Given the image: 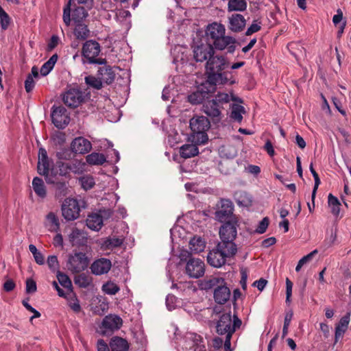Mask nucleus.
I'll return each instance as SVG.
<instances>
[{
    "instance_id": "f257e3e1",
    "label": "nucleus",
    "mask_w": 351,
    "mask_h": 351,
    "mask_svg": "<svg viewBox=\"0 0 351 351\" xmlns=\"http://www.w3.org/2000/svg\"><path fill=\"white\" fill-rule=\"evenodd\" d=\"M230 68V62L223 55L215 53L205 64V74L207 82L212 85H223L233 84L232 75L227 69Z\"/></svg>"
},
{
    "instance_id": "f03ea898",
    "label": "nucleus",
    "mask_w": 351,
    "mask_h": 351,
    "mask_svg": "<svg viewBox=\"0 0 351 351\" xmlns=\"http://www.w3.org/2000/svg\"><path fill=\"white\" fill-rule=\"evenodd\" d=\"M202 289H213L215 301L219 304L226 303L230 298V290L228 287L225 280L219 276H210L204 280L201 283Z\"/></svg>"
},
{
    "instance_id": "7ed1b4c3",
    "label": "nucleus",
    "mask_w": 351,
    "mask_h": 351,
    "mask_svg": "<svg viewBox=\"0 0 351 351\" xmlns=\"http://www.w3.org/2000/svg\"><path fill=\"white\" fill-rule=\"evenodd\" d=\"M225 27L221 23H213L207 26L206 36L213 41L216 49L223 50L228 45L235 42L234 38L225 36Z\"/></svg>"
},
{
    "instance_id": "20e7f679",
    "label": "nucleus",
    "mask_w": 351,
    "mask_h": 351,
    "mask_svg": "<svg viewBox=\"0 0 351 351\" xmlns=\"http://www.w3.org/2000/svg\"><path fill=\"white\" fill-rule=\"evenodd\" d=\"M210 123L208 118L204 116H195L190 120V128L193 134L190 141L195 144L203 145L208 141L206 131L210 128Z\"/></svg>"
},
{
    "instance_id": "39448f33",
    "label": "nucleus",
    "mask_w": 351,
    "mask_h": 351,
    "mask_svg": "<svg viewBox=\"0 0 351 351\" xmlns=\"http://www.w3.org/2000/svg\"><path fill=\"white\" fill-rule=\"evenodd\" d=\"M101 51V47L99 43L95 40H89L85 42L82 46V54L86 60L83 63L105 64L106 60L104 58H97Z\"/></svg>"
},
{
    "instance_id": "423d86ee",
    "label": "nucleus",
    "mask_w": 351,
    "mask_h": 351,
    "mask_svg": "<svg viewBox=\"0 0 351 351\" xmlns=\"http://www.w3.org/2000/svg\"><path fill=\"white\" fill-rule=\"evenodd\" d=\"M89 263V258L85 253L73 251L68 256L66 267L72 274H80L87 269Z\"/></svg>"
},
{
    "instance_id": "0eeeda50",
    "label": "nucleus",
    "mask_w": 351,
    "mask_h": 351,
    "mask_svg": "<svg viewBox=\"0 0 351 351\" xmlns=\"http://www.w3.org/2000/svg\"><path fill=\"white\" fill-rule=\"evenodd\" d=\"M215 49L208 43H196L193 47V58L197 62H206L215 53Z\"/></svg>"
},
{
    "instance_id": "6e6552de",
    "label": "nucleus",
    "mask_w": 351,
    "mask_h": 351,
    "mask_svg": "<svg viewBox=\"0 0 351 351\" xmlns=\"http://www.w3.org/2000/svg\"><path fill=\"white\" fill-rule=\"evenodd\" d=\"M80 207L78 202L73 198H66L62 205V214L67 221H73L80 216Z\"/></svg>"
},
{
    "instance_id": "1a4fd4ad",
    "label": "nucleus",
    "mask_w": 351,
    "mask_h": 351,
    "mask_svg": "<svg viewBox=\"0 0 351 351\" xmlns=\"http://www.w3.org/2000/svg\"><path fill=\"white\" fill-rule=\"evenodd\" d=\"M49 167L50 164L47 151L45 148L40 147L38 151V173L45 176L47 183H54V180L49 176Z\"/></svg>"
},
{
    "instance_id": "9d476101",
    "label": "nucleus",
    "mask_w": 351,
    "mask_h": 351,
    "mask_svg": "<svg viewBox=\"0 0 351 351\" xmlns=\"http://www.w3.org/2000/svg\"><path fill=\"white\" fill-rule=\"evenodd\" d=\"M84 100L83 93L77 88H70L62 95L64 104L69 108L79 106Z\"/></svg>"
},
{
    "instance_id": "9b49d317",
    "label": "nucleus",
    "mask_w": 351,
    "mask_h": 351,
    "mask_svg": "<svg viewBox=\"0 0 351 351\" xmlns=\"http://www.w3.org/2000/svg\"><path fill=\"white\" fill-rule=\"evenodd\" d=\"M234 206L229 199H221L220 205L215 212V217L220 222L235 220L232 217Z\"/></svg>"
},
{
    "instance_id": "f8f14e48",
    "label": "nucleus",
    "mask_w": 351,
    "mask_h": 351,
    "mask_svg": "<svg viewBox=\"0 0 351 351\" xmlns=\"http://www.w3.org/2000/svg\"><path fill=\"white\" fill-rule=\"evenodd\" d=\"M52 109L51 119L53 123L59 129L64 128L70 121L67 110L62 106L53 107Z\"/></svg>"
},
{
    "instance_id": "ddd939ff",
    "label": "nucleus",
    "mask_w": 351,
    "mask_h": 351,
    "mask_svg": "<svg viewBox=\"0 0 351 351\" xmlns=\"http://www.w3.org/2000/svg\"><path fill=\"white\" fill-rule=\"evenodd\" d=\"M204 263L199 258H191L186 265V273L192 278H199L205 272Z\"/></svg>"
},
{
    "instance_id": "4468645a",
    "label": "nucleus",
    "mask_w": 351,
    "mask_h": 351,
    "mask_svg": "<svg viewBox=\"0 0 351 351\" xmlns=\"http://www.w3.org/2000/svg\"><path fill=\"white\" fill-rule=\"evenodd\" d=\"M221 108L213 101V100H208L202 106V111L209 117L214 123H219L223 118V114L221 110Z\"/></svg>"
},
{
    "instance_id": "2eb2a0df",
    "label": "nucleus",
    "mask_w": 351,
    "mask_h": 351,
    "mask_svg": "<svg viewBox=\"0 0 351 351\" xmlns=\"http://www.w3.org/2000/svg\"><path fill=\"white\" fill-rule=\"evenodd\" d=\"M217 332L223 335H232L234 328L232 327V317L230 313L223 314L217 324Z\"/></svg>"
},
{
    "instance_id": "dca6fc26",
    "label": "nucleus",
    "mask_w": 351,
    "mask_h": 351,
    "mask_svg": "<svg viewBox=\"0 0 351 351\" xmlns=\"http://www.w3.org/2000/svg\"><path fill=\"white\" fill-rule=\"evenodd\" d=\"M90 142L84 137L75 138L71 144V149L75 154H85L90 151Z\"/></svg>"
},
{
    "instance_id": "f3484780",
    "label": "nucleus",
    "mask_w": 351,
    "mask_h": 351,
    "mask_svg": "<svg viewBox=\"0 0 351 351\" xmlns=\"http://www.w3.org/2000/svg\"><path fill=\"white\" fill-rule=\"evenodd\" d=\"M237 222L236 220L226 221L219 230L221 239H235L237 234Z\"/></svg>"
},
{
    "instance_id": "a211bd4d",
    "label": "nucleus",
    "mask_w": 351,
    "mask_h": 351,
    "mask_svg": "<svg viewBox=\"0 0 351 351\" xmlns=\"http://www.w3.org/2000/svg\"><path fill=\"white\" fill-rule=\"evenodd\" d=\"M112 267L111 261L101 258L95 261L90 265L91 272L97 276L107 274Z\"/></svg>"
},
{
    "instance_id": "6ab92c4d",
    "label": "nucleus",
    "mask_w": 351,
    "mask_h": 351,
    "mask_svg": "<svg viewBox=\"0 0 351 351\" xmlns=\"http://www.w3.org/2000/svg\"><path fill=\"white\" fill-rule=\"evenodd\" d=\"M234 239H221L217 248L222 252L223 255L228 258L233 256L237 252V246L234 243Z\"/></svg>"
},
{
    "instance_id": "aec40b11",
    "label": "nucleus",
    "mask_w": 351,
    "mask_h": 351,
    "mask_svg": "<svg viewBox=\"0 0 351 351\" xmlns=\"http://www.w3.org/2000/svg\"><path fill=\"white\" fill-rule=\"evenodd\" d=\"M228 257L223 255L222 252L218 248L210 251L208 256V263L215 267H220L226 263Z\"/></svg>"
},
{
    "instance_id": "412c9836",
    "label": "nucleus",
    "mask_w": 351,
    "mask_h": 351,
    "mask_svg": "<svg viewBox=\"0 0 351 351\" xmlns=\"http://www.w3.org/2000/svg\"><path fill=\"white\" fill-rule=\"evenodd\" d=\"M229 29L234 32H241L246 24L244 16L240 14H233L228 18Z\"/></svg>"
},
{
    "instance_id": "4be33fe9",
    "label": "nucleus",
    "mask_w": 351,
    "mask_h": 351,
    "mask_svg": "<svg viewBox=\"0 0 351 351\" xmlns=\"http://www.w3.org/2000/svg\"><path fill=\"white\" fill-rule=\"evenodd\" d=\"M123 324L122 319L116 315L106 316L102 322V326L106 330L114 331L119 330Z\"/></svg>"
},
{
    "instance_id": "5701e85b",
    "label": "nucleus",
    "mask_w": 351,
    "mask_h": 351,
    "mask_svg": "<svg viewBox=\"0 0 351 351\" xmlns=\"http://www.w3.org/2000/svg\"><path fill=\"white\" fill-rule=\"evenodd\" d=\"M350 319V313L348 312L343 317L341 318L339 323L335 326V343H336L339 339L344 335L346 332Z\"/></svg>"
},
{
    "instance_id": "b1692460",
    "label": "nucleus",
    "mask_w": 351,
    "mask_h": 351,
    "mask_svg": "<svg viewBox=\"0 0 351 351\" xmlns=\"http://www.w3.org/2000/svg\"><path fill=\"white\" fill-rule=\"evenodd\" d=\"M44 226L49 232H58L60 228L58 216L53 212L49 213L45 217Z\"/></svg>"
},
{
    "instance_id": "393cba45",
    "label": "nucleus",
    "mask_w": 351,
    "mask_h": 351,
    "mask_svg": "<svg viewBox=\"0 0 351 351\" xmlns=\"http://www.w3.org/2000/svg\"><path fill=\"white\" fill-rule=\"evenodd\" d=\"M97 73L98 77H100L102 82L110 84L114 80L115 73L112 68L106 64L99 69Z\"/></svg>"
},
{
    "instance_id": "a878e982",
    "label": "nucleus",
    "mask_w": 351,
    "mask_h": 351,
    "mask_svg": "<svg viewBox=\"0 0 351 351\" xmlns=\"http://www.w3.org/2000/svg\"><path fill=\"white\" fill-rule=\"evenodd\" d=\"M202 343V338L200 335L195 333H189L186 336L185 339V346L186 348H189L190 350H193L196 351L197 350H201V344Z\"/></svg>"
},
{
    "instance_id": "bb28decb",
    "label": "nucleus",
    "mask_w": 351,
    "mask_h": 351,
    "mask_svg": "<svg viewBox=\"0 0 351 351\" xmlns=\"http://www.w3.org/2000/svg\"><path fill=\"white\" fill-rule=\"evenodd\" d=\"M86 225L93 230H99L103 226L102 216L99 213H93L89 215L86 219Z\"/></svg>"
},
{
    "instance_id": "cd10ccee",
    "label": "nucleus",
    "mask_w": 351,
    "mask_h": 351,
    "mask_svg": "<svg viewBox=\"0 0 351 351\" xmlns=\"http://www.w3.org/2000/svg\"><path fill=\"white\" fill-rule=\"evenodd\" d=\"M32 188L37 196L41 199L47 197V189L44 181L39 177H35L32 180Z\"/></svg>"
},
{
    "instance_id": "c85d7f7f",
    "label": "nucleus",
    "mask_w": 351,
    "mask_h": 351,
    "mask_svg": "<svg viewBox=\"0 0 351 351\" xmlns=\"http://www.w3.org/2000/svg\"><path fill=\"white\" fill-rule=\"evenodd\" d=\"M208 93L203 90L202 87H199L197 90L188 97V100L192 104H197L202 103L208 98Z\"/></svg>"
},
{
    "instance_id": "c756f323",
    "label": "nucleus",
    "mask_w": 351,
    "mask_h": 351,
    "mask_svg": "<svg viewBox=\"0 0 351 351\" xmlns=\"http://www.w3.org/2000/svg\"><path fill=\"white\" fill-rule=\"evenodd\" d=\"M110 346L112 351H128L129 348L128 341L119 337L112 338L110 342Z\"/></svg>"
},
{
    "instance_id": "7c9ffc66",
    "label": "nucleus",
    "mask_w": 351,
    "mask_h": 351,
    "mask_svg": "<svg viewBox=\"0 0 351 351\" xmlns=\"http://www.w3.org/2000/svg\"><path fill=\"white\" fill-rule=\"evenodd\" d=\"M64 298L66 300L68 305L73 311V312L78 313L81 311L82 308L80 304V301L73 291H67V294L65 295Z\"/></svg>"
},
{
    "instance_id": "2f4dec72",
    "label": "nucleus",
    "mask_w": 351,
    "mask_h": 351,
    "mask_svg": "<svg viewBox=\"0 0 351 351\" xmlns=\"http://www.w3.org/2000/svg\"><path fill=\"white\" fill-rule=\"evenodd\" d=\"M197 147L194 144H185L180 149V154L184 158H189L198 154Z\"/></svg>"
},
{
    "instance_id": "473e14b6",
    "label": "nucleus",
    "mask_w": 351,
    "mask_h": 351,
    "mask_svg": "<svg viewBox=\"0 0 351 351\" xmlns=\"http://www.w3.org/2000/svg\"><path fill=\"white\" fill-rule=\"evenodd\" d=\"M205 247V241L199 237H194L189 242V249L191 252L194 254L203 252Z\"/></svg>"
},
{
    "instance_id": "72a5a7b5",
    "label": "nucleus",
    "mask_w": 351,
    "mask_h": 351,
    "mask_svg": "<svg viewBox=\"0 0 351 351\" xmlns=\"http://www.w3.org/2000/svg\"><path fill=\"white\" fill-rule=\"evenodd\" d=\"M89 30L87 26L82 23H75L73 34L77 39L85 40L89 36Z\"/></svg>"
},
{
    "instance_id": "f704fd0d",
    "label": "nucleus",
    "mask_w": 351,
    "mask_h": 351,
    "mask_svg": "<svg viewBox=\"0 0 351 351\" xmlns=\"http://www.w3.org/2000/svg\"><path fill=\"white\" fill-rule=\"evenodd\" d=\"M328 204L330 208L331 213L336 217L339 215L341 203L339 199L330 193L328 196Z\"/></svg>"
},
{
    "instance_id": "c9c22d12",
    "label": "nucleus",
    "mask_w": 351,
    "mask_h": 351,
    "mask_svg": "<svg viewBox=\"0 0 351 351\" xmlns=\"http://www.w3.org/2000/svg\"><path fill=\"white\" fill-rule=\"evenodd\" d=\"M245 113L243 106L239 104H232L231 106L230 118L235 121L241 123L243 119V114Z\"/></svg>"
},
{
    "instance_id": "e433bc0d",
    "label": "nucleus",
    "mask_w": 351,
    "mask_h": 351,
    "mask_svg": "<svg viewBox=\"0 0 351 351\" xmlns=\"http://www.w3.org/2000/svg\"><path fill=\"white\" fill-rule=\"evenodd\" d=\"M86 160V162L91 165H101L106 161V158L104 154L96 152L88 154Z\"/></svg>"
},
{
    "instance_id": "4c0bfd02",
    "label": "nucleus",
    "mask_w": 351,
    "mask_h": 351,
    "mask_svg": "<svg viewBox=\"0 0 351 351\" xmlns=\"http://www.w3.org/2000/svg\"><path fill=\"white\" fill-rule=\"evenodd\" d=\"M246 8V0H230L228 3V10L229 12H242L245 10Z\"/></svg>"
},
{
    "instance_id": "58836bf2",
    "label": "nucleus",
    "mask_w": 351,
    "mask_h": 351,
    "mask_svg": "<svg viewBox=\"0 0 351 351\" xmlns=\"http://www.w3.org/2000/svg\"><path fill=\"white\" fill-rule=\"evenodd\" d=\"M211 100L215 101L217 104L223 108V104H228L231 100H235V99L232 95L219 92L215 96V98Z\"/></svg>"
},
{
    "instance_id": "ea45409f",
    "label": "nucleus",
    "mask_w": 351,
    "mask_h": 351,
    "mask_svg": "<svg viewBox=\"0 0 351 351\" xmlns=\"http://www.w3.org/2000/svg\"><path fill=\"white\" fill-rule=\"evenodd\" d=\"M74 282L81 288H87L91 285L92 279L85 274H80L75 276Z\"/></svg>"
},
{
    "instance_id": "a19ab883",
    "label": "nucleus",
    "mask_w": 351,
    "mask_h": 351,
    "mask_svg": "<svg viewBox=\"0 0 351 351\" xmlns=\"http://www.w3.org/2000/svg\"><path fill=\"white\" fill-rule=\"evenodd\" d=\"M58 60V56L53 55L43 65L41 66L40 72L43 76H46L53 69L56 62Z\"/></svg>"
},
{
    "instance_id": "79ce46f5",
    "label": "nucleus",
    "mask_w": 351,
    "mask_h": 351,
    "mask_svg": "<svg viewBox=\"0 0 351 351\" xmlns=\"http://www.w3.org/2000/svg\"><path fill=\"white\" fill-rule=\"evenodd\" d=\"M56 277L58 278L59 283L64 288H65L67 290V291H73L71 280L66 274L60 271H58Z\"/></svg>"
},
{
    "instance_id": "37998d69",
    "label": "nucleus",
    "mask_w": 351,
    "mask_h": 351,
    "mask_svg": "<svg viewBox=\"0 0 351 351\" xmlns=\"http://www.w3.org/2000/svg\"><path fill=\"white\" fill-rule=\"evenodd\" d=\"M55 186V195L57 198H62L65 196L68 192V187L66 186V182H56L54 180Z\"/></svg>"
},
{
    "instance_id": "c03bdc74",
    "label": "nucleus",
    "mask_w": 351,
    "mask_h": 351,
    "mask_svg": "<svg viewBox=\"0 0 351 351\" xmlns=\"http://www.w3.org/2000/svg\"><path fill=\"white\" fill-rule=\"evenodd\" d=\"M88 16V13L85 8L82 6L77 7L73 12L72 19L75 23H82Z\"/></svg>"
},
{
    "instance_id": "a18cd8bd",
    "label": "nucleus",
    "mask_w": 351,
    "mask_h": 351,
    "mask_svg": "<svg viewBox=\"0 0 351 351\" xmlns=\"http://www.w3.org/2000/svg\"><path fill=\"white\" fill-rule=\"evenodd\" d=\"M119 290V287L112 281H108L102 286V291L108 295H115Z\"/></svg>"
},
{
    "instance_id": "49530a36",
    "label": "nucleus",
    "mask_w": 351,
    "mask_h": 351,
    "mask_svg": "<svg viewBox=\"0 0 351 351\" xmlns=\"http://www.w3.org/2000/svg\"><path fill=\"white\" fill-rule=\"evenodd\" d=\"M79 182L82 187L84 190H89L92 189L95 185L94 178L90 176H84L79 179Z\"/></svg>"
},
{
    "instance_id": "de8ad7c7",
    "label": "nucleus",
    "mask_w": 351,
    "mask_h": 351,
    "mask_svg": "<svg viewBox=\"0 0 351 351\" xmlns=\"http://www.w3.org/2000/svg\"><path fill=\"white\" fill-rule=\"evenodd\" d=\"M85 82L89 86L99 90L102 88V82L100 77H96L93 75H88L85 77Z\"/></svg>"
},
{
    "instance_id": "09e8293b",
    "label": "nucleus",
    "mask_w": 351,
    "mask_h": 351,
    "mask_svg": "<svg viewBox=\"0 0 351 351\" xmlns=\"http://www.w3.org/2000/svg\"><path fill=\"white\" fill-rule=\"evenodd\" d=\"M309 169H310V171H311V172L314 178V180H315V185H314L313 190L312 192V199H313V200H314V199L315 198L317 188L320 184V180H319L317 173L315 171V170L313 168V163H311Z\"/></svg>"
},
{
    "instance_id": "8fccbe9b",
    "label": "nucleus",
    "mask_w": 351,
    "mask_h": 351,
    "mask_svg": "<svg viewBox=\"0 0 351 351\" xmlns=\"http://www.w3.org/2000/svg\"><path fill=\"white\" fill-rule=\"evenodd\" d=\"M123 243V239L117 237H112L107 239L104 245L106 246L107 248H114L116 247L120 246Z\"/></svg>"
},
{
    "instance_id": "3c124183",
    "label": "nucleus",
    "mask_w": 351,
    "mask_h": 351,
    "mask_svg": "<svg viewBox=\"0 0 351 351\" xmlns=\"http://www.w3.org/2000/svg\"><path fill=\"white\" fill-rule=\"evenodd\" d=\"M47 263L49 268L53 271H59V262L58 258L55 255L49 256L47 258Z\"/></svg>"
},
{
    "instance_id": "603ef678",
    "label": "nucleus",
    "mask_w": 351,
    "mask_h": 351,
    "mask_svg": "<svg viewBox=\"0 0 351 351\" xmlns=\"http://www.w3.org/2000/svg\"><path fill=\"white\" fill-rule=\"evenodd\" d=\"M83 232L77 228H73L69 235V241L73 245L79 243L80 237L82 235Z\"/></svg>"
},
{
    "instance_id": "864d4df0",
    "label": "nucleus",
    "mask_w": 351,
    "mask_h": 351,
    "mask_svg": "<svg viewBox=\"0 0 351 351\" xmlns=\"http://www.w3.org/2000/svg\"><path fill=\"white\" fill-rule=\"evenodd\" d=\"M69 173L71 172L74 173H81L83 171V165L79 162H69Z\"/></svg>"
},
{
    "instance_id": "5fc2aeb1",
    "label": "nucleus",
    "mask_w": 351,
    "mask_h": 351,
    "mask_svg": "<svg viewBox=\"0 0 351 351\" xmlns=\"http://www.w3.org/2000/svg\"><path fill=\"white\" fill-rule=\"evenodd\" d=\"M0 19L2 29H7L10 23V18L7 13L1 8H0Z\"/></svg>"
},
{
    "instance_id": "6e6d98bb",
    "label": "nucleus",
    "mask_w": 351,
    "mask_h": 351,
    "mask_svg": "<svg viewBox=\"0 0 351 351\" xmlns=\"http://www.w3.org/2000/svg\"><path fill=\"white\" fill-rule=\"evenodd\" d=\"M58 168V174L62 176H66L69 173V162H57Z\"/></svg>"
},
{
    "instance_id": "4d7b16f0",
    "label": "nucleus",
    "mask_w": 351,
    "mask_h": 351,
    "mask_svg": "<svg viewBox=\"0 0 351 351\" xmlns=\"http://www.w3.org/2000/svg\"><path fill=\"white\" fill-rule=\"evenodd\" d=\"M293 317L292 312L286 314L285 317L284 326L282 329V337H285L288 333V328Z\"/></svg>"
},
{
    "instance_id": "13d9d810",
    "label": "nucleus",
    "mask_w": 351,
    "mask_h": 351,
    "mask_svg": "<svg viewBox=\"0 0 351 351\" xmlns=\"http://www.w3.org/2000/svg\"><path fill=\"white\" fill-rule=\"evenodd\" d=\"M268 226H269V219L267 217H264L260 221L257 228L256 229V232L259 234H263L266 231Z\"/></svg>"
},
{
    "instance_id": "bf43d9fd",
    "label": "nucleus",
    "mask_w": 351,
    "mask_h": 351,
    "mask_svg": "<svg viewBox=\"0 0 351 351\" xmlns=\"http://www.w3.org/2000/svg\"><path fill=\"white\" fill-rule=\"evenodd\" d=\"M261 23L257 22V21H254L252 24L247 28L245 35L250 36L254 33L258 32L261 29Z\"/></svg>"
},
{
    "instance_id": "052dcab7",
    "label": "nucleus",
    "mask_w": 351,
    "mask_h": 351,
    "mask_svg": "<svg viewBox=\"0 0 351 351\" xmlns=\"http://www.w3.org/2000/svg\"><path fill=\"white\" fill-rule=\"evenodd\" d=\"M35 82L32 75H28L25 82V88L27 93L31 92L34 88Z\"/></svg>"
},
{
    "instance_id": "680f3d73",
    "label": "nucleus",
    "mask_w": 351,
    "mask_h": 351,
    "mask_svg": "<svg viewBox=\"0 0 351 351\" xmlns=\"http://www.w3.org/2000/svg\"><path fill=\"white\" fill-rule=\"evenodd\" d=\"M293 283L287 278L286 279V302H290L291 294H292Z\"/></svg>"
},
{
    "instance_id": "e2e57ef3",
    "label": "nucleus",
    "mask_w": 351,
    "mask_h": 351,
    "mask_svg": "<svg viewBox=\"0 0 351 351\" xmlns=\"http://www.w3.org/2000/svg\"><path fill=\"white\" fill-rule=\"evenodd\" d=\"M221 154L226 156V158H232L235 156L236 152L234 149L226 147H221Z\"/></svg>"
},
{
    "instance_id": "0e129e2a",
    "label": "nucleus",
    "mask_w": 351,
    "mask_h": 351,
    "mask_svg": "<svg viewBox=\"0 0 351 351\" xmlns=\"http://www.w3.org/2000/svg\"><path fill=\"white\" fill-rule=\"evenodd\" d=\"M318 252L317 250H314L313 251H312L311 253L308 254L307 255L303 256L299 261L298 263H300L302 266L304 265H305L306 263H307L308 262H309L312 258L314 256V255L317 254Z\"/></svg>"
},
{
    "instance_id": "69168bd1",
    "label": "nucleus",
    "mask_w": 351,
    "mask_h": 351,
    "mask_svg": "<svg viewBox=\"0 0 351 351\" xmlns=\"http://www.w3.org/2000/svg\"><path fill=\"white\" fill-rule=\"evenodd\" d=\"M70 12H71L70 5L68 4L64 8V12H63V21L66 25H69L70 22H71Z\"/></svg>"
},
{
    "instance_id": "338daca9",
    "label": "nucleus",
    "mask_w": 351,
    "mask_h": 351,
    "mask_svg": "<svg viewBox=\"0 0 351 351\" xmlns=\"http://www.w3.org/2000/svg\"><path fill=\"white\" fill-rule=\"evenodd\" d=\"M36 291V284L32 279H27L26 281L27 293H34Z\"/></svg>"
},
{
    "instance_id": "774afa93",
    "label": "nucleus",
    "mask_w": 351,
    "mask_h": 351,
    "mask_svg": "<svg viewBox=\"0 0 351 351\" xmlns=\"http://www.w3.org/2000/svg\"><path fill=\"white\" fill-rule=\"evenodd\" d=\"M176 298L173 295H168L166 298V305L169 310H172L175 308L174 302Z\"/></svg>"
}]
</instances>
